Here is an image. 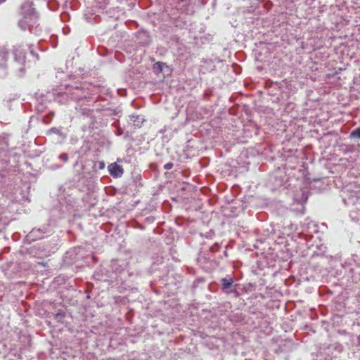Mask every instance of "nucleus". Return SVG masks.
Instances as JSON below:
<instances>
[{
  "label": "nucleus",
  "mask_w": 360,
  "mask_h": 360,
  "mask_svg": "<svg viewBox=\"0 0 360 360\" xmlns=\"http://www.w3.org/2000/svg\"><path fill=\"white\" fill-rule=\"evenodd\" d=\"M58 160L63 163H66L69 160V155L66 153H62L58 156Z\"/></svg>",
  "instance_id": "14"
},
{
  "label": "nucleus",
  "mask_w": 360,
  "mask_h": 360,
  "mask_svg": "<svg viewBox=\"0 0 360 360\" xmlns=\"http://www.w3.org/2000/svg\"><path fill=\"white\" fill-rule=\"evenodd\" d=\"M284 183V178L282 175L273 174L268 180V186L269 188L274 191L283 186Z\"/></svg>",
  "instance_id": "6"
},
{
  "label": "nucleus",
  "mask_w": 360,
  "mask_h": 360,
  "mask_svg": "<svg viewBox=\"0 0 360 360\" xmlns=\"http://www.w3.org/2000/svg\"><path fill=\"white\" fill-rule=\"evenodd\" d=\"M105 115H114V116L118 115V114L120 112V111L117 109L112 110L110 108L105 109Z\"/></svg>",
  "instance_id": "15"
},
{
  "label": "nucleus",
  "mask_w": 360,
  "mask_h": 360,
  "mask_svg": "<svg viewBox=\"0 0 360 360\" xmlns=\"http://www.w3.org/2000/svg\"><path fill=\"white\" fill-rule=\"evenodd\" d=\"M350 139H360V127L354 129L349 134Z\"/></svg>",
  "instance_id": "13"
},
{
  "label": "nucleus",
  "mask_w": 360,
  "mask_h": 360,
  "mask_svg": "<svg viewBox=\"0 0 360 360\" xmlns=\"http://www.w3.org/2000/svg\"><path fill=\"white\" fill-rule=\"evenodd\" d=\"M29 49L30 50V53H31L32 55H34V51H33V50L32 49V46H30V47H29Z\"/></svg>",
  "instance_id": "24"
},
{
  "label": "nucleus",
  "mask_w": 360,
  "mask_h": 360,
  "mask_svg": "<svg viewBox=\"0 0 360 360\" xmlns=\"http://www.w3.org/2000/svg\"><path fill=\"white\" fill-rule=\"evenodd\" d=\"M94 167L98 169H103L105 168V163L103 161L98 162L95 163Z\"/></svg>",
  "instance_id": "20"
},
{
  "label": "nucleus",
  "mask_w": 360,
  "mask_h": 360,
  "mask_svg": "<svg viewBox=\"0 0 360 360\" xmlns=\"http://www.w3.org/2000/svg\"><path fill=\"white\" fill-rule=\"evenodd\" d=\"M53 117V112H50L49 113V115H47V119L48 120H46V117H44L43 118V122L44 123H46V124H48L52 120Z\"/></svg>",
  "instance_id": "19"
},
{
  "label": "nucleus",
  "mask_w": 360,
  "mask_h": 360,
  "mask_svg": "<svg viewBox=\"0 0 360 360\" xmlns=\"http://www.w3.org/2000/svg\"><path fill=\"white\" fill-rule=\"evenodd\" d=\"M167 68L166 63L163 62H157L153 66V70L155 74L158 75L163 71L164 68Z\"/></svg>",
  "instance_id": "10"
},
{
  "label": "nucleus",
  "mask_w": 360,
  "mask_h": 360,
  "mask_svg": "<svg viewBox=\"0 0 360 360\" xmlns=\"http://www.w3.org/2000/svg\"><path fill=\"white\" fill-rule=\"evenodd\" d=\"M65 316V312L63 310H59L55 315H54V319L59 322L63 323V320Z\"/></svg>",
  "instance_id": "12"
},
{
  "label": "nucleus",
  "mask_w": 360,
  "mask_h": 360,
  "mask_svg": "<svg viewBox=\"0 0 360 360\" xmlns=\"http://www.w3.org/2000/svg\"><path fill=\"white\" fill-rule=\"evenodd\" d=\"M173 163L172 162H169L164 165V169L166 170H169L173 167Z\"/></svg>",
  "instance_id": "22"
},
{
  "label": "nucleus",
  "mask_w": 360,
  "mask_h": 360,
  "mask_svg": "<svg viewBox=\"0 0 360 360\" xmlns=\"http://www.w3.org/2000/svg\"><path fill=\"white\" fill-rule=\"evenodd\" d=\"M220 247V245L217 243L210 248V252L212 253L216 252L219 250Z\"/></svg>",
  "instance_id": "17"
},
{
  "label": "nucleus",
  "mask_w": 360,
  "mask_h": 360,
  "mask_svg": "<svg viewBox=\"0 0 360 360\" xmlns=\"http://www.w3.org/2000/svg\"><path fill=\"white\" fill-rule=\"evenodd\" d=\"M139 36L146 38V39H144V41H141L140 43H141L143 45H146L148 44V36L147 35V34L146 32L140 33Z\"/></svg>",
  "instance_id": "18"
},
{
  "label": "nucleus",
  "mask_w": 360,
  "mask_h": 360,
  "mask_svg": "<svg viewBox=\"0 0 360 360\" xmlns=\"http://www.w3.org/2000/svg\"><path fill=\"white\" fill-rule=\"evenodd\" d=\"M180 1L183 2V1H185L186 0H179Z\"/></svg>",
  "instance_id": "28"
},
{
  "label": "nucleus",
  "mask_w": 360,
  "mask_h": 360,
  "mask_svg": "<svg viewBox=\"0 0 360 360\" xmlns=\"http://www.w3.org/2000/svg\"><path fill=\"white\" fill-rule=\"evenodd\" d=\"M53 230L50 224H44L41 227L32 229V231L26 236V240L31 243L51 236Z\"/></svg>",
  "instance_id": "3"
},
{
  "label": "nucleus",
  "mask_w": 360,
  "mask_h": 360,
  "mask_svg": "<svg viewBox=\"0 0 360 360\" xmlns=\"http://www.w3.org/2000/svg\"><path fill=\"white\" fill-rule=\"evenodd\" d=\"M221 290L226 295H230L236 292L237 285L233 284V279L231 276L222 278L221 279Z\"/></svg>",
  "instance_id": "4"
},
{
  "label": "nucleus",
  "mask_w": 360,
  "mask_h": 360,
  "mask_svg": "<svg viewBox=\"0 0 360 360\" xmlns=\"http://www.w3.org/2000/svg\"><path fill=\"white\" fill-rule=\"evenodd\" d=\"M94 276L97 280H105V278H103V276L99 274V272L98 271L95 272Z\"/></svg>",
  "instance_id": "23"
},
{
  "label": "nucleus",
  "mask_w": 360,
  "mask_h": 360,
  "mask_svg": "<svg viewBox=\"0 0 360 360\" xmlns=\"http://www.w3.org/2000/svg\"><path fill=\"white\" fill-rule=\"evenodd\" d=\"M13 55L15 63L19 65H22L25 62V51L20 49V47H15L13 49ZM19 76L23 75L25 72V68L22 66H20L18 68Z\"/></svg>",
  "instance_id": "5"
},
{
  "label": "nucleus",
  "mask_w": 360,
  "mask_h": 360,
  "mask_svg": "<svg viewBox=\"0 0 360 360\" xmlns=\"http://www.w3.org/2000/svg\"><path fill=\"white\" fill-rule=\"evenodd\" d=\"M109 174L114 178H120L124 173L122 167L116 162L110 164L108 167Z\"/></svg>",
  "instance_id": "7"
},
{
  "label": "nucleus",
  "mask_w": 360,
  "mask_h": 360,
  "mask_svg": "<svg viewBox=\"0 0 360 360\" xmlns=\"http://www.w3.org/2000/svg\"><path fill=\"white\" fill-rule=\"evenodd\" d=\"M33 0H25L20 7L22 18L19 20L18 26L22 30L30 29L37 19V13L33 7Z\"/></svg>",
  "instance_id": "1"
},
{
  "label": "nucleus",
  "mask_w": 360,
  "mask_h": 360,
  "mask_svg": "<svg viewBox=\"0 0 360 360\" xmlns=\"http://www.w3.org/2000/svg\"><path fill=\"white\" fill-rule=\"evenodd\" d=\"M48 134H58V136H63V132L61 131V129H58L56 127H53L51 129H50L48 132H47Z\"/></svg>",
  "instance_id": "16"
},
{
  "label": "nucleus",
  "mask_w": 360,
  "mask_h": 360,
  "mask_svg": "<svg viewBox=\"0 0 360 360\" xmlns=\"http://www.w3.org/2000/svg\"><path fill=\"white\" fill-rule=\"evenodd\" d=\"M143 120V118L141 115H131L129 116V121L132 122L134 126L138 127H141Z\"/></svg>",
  "instance_id": "9"
},
{
  "label": "nucleus",
  "mask_w": 360,
  "mask_h": 360,
  "mask_svg": "<svg viewBox=\"0 0 360 360\" xmlns=\"http://www.w3.org/2000/svg\"><path fill=\"white\" fill-rule=\"evenodd\" d=\"M303 200V201H306L307 200V196L306 197L303 196V198H302V199L301 200Z\"/></svg>",
  "instance_id": "25"
},
{
  "label": "nucleus",
  "mask_w": 360,
  "mask_h": 360,
  "mask_svg": "<svg viewBox=\"0 0 360 360\" xmlns=\"http://www.w3.org/2000/svg\"><path fill=\"white\" fill-rule=\"evenodd\" d=\"M7 59H8V52L7 51H1L0 53V69H2V70H5L6 68V63L7 61ZM6 75V72H3V73H0V75L1 76H3V75Z\"/></svg>",
  "instance_id": "8"
},
{
  "label": "nucleus",
  "mask_w": 360,
  "mask_h": 360,
  "mask_svg": "<svg viewBox=\"0 0 360 360\" xmlns=\"http://www.w3.org/2000/svg\"><path fill=\"white\" fill-rule=\"evenodd\" d=\"M78 112L81 113L84 117L92 118V110L86 107L80 106L78 109Z\"/></svg>",
  "instance_id": "11"
},
{
  "label": "nucleus",
  "mask_w": 360,
  "mask_h": 360,
  "mask_svg": "<svg viewBox=\"0 0 360 360\" xmlns=\"http://www.w3.org/2000/svg\"><path fill=\"white\" fill-rule=\"evenodd\" d=\"M224 256H226V257L227 256V252H226V250L224 251Z\"/></svg>",
  "instance_id": "27"
},
{
  "label": "nucleus",
  "mask_w": 360,
  "mask_h": 360,
  "mask_svg": "<svg viewBox=\"0 0 360 360\" xmlns=\"http://www.w3.org/2000/svg\"><path fill=\"white\" fill-rule=\"evenodd\" d=\"M62 167V165H58V164H53L52 165L50 166V169H52V170H57V169H59Z\"/></svg>",
  "instance_id": "21"
},
{
  "label": "nucleus",
  "mask_w": 360,
  "mask_h": 360,
  "mask_svg": "<svg viewBox=\"0 0 360 360\" xmlns=\"http://www.w3.org/2000/svg\"><path fill=\"white\" fill-rule=\"evenodd\" d=\"M6 0H0V4L4 3Z\"/></svg>",
  "instance_id": "26"
},
{
  "label": "nucleus",
  "mask_w": 360,
  "mask_h": 360,
  "mask_svg": "<svg viewBox=\"0 0 360 360\" xmlns=\"http://www.w3.org/2000/svg\"><path fill=\"white\" fill-rule=\"evenodd\" d=\"M90 86L91 85L86 83L80 84L79 86H68L64 95L73 101L85 100L89 102L92 95L91 91L89 89Z\"/></svg>",
  "instance_id": "2"
}]
</instances>
